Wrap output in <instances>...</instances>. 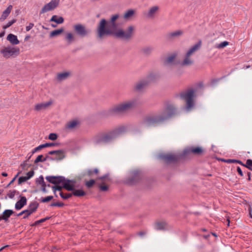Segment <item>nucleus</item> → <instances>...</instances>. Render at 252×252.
<instances>
[{"label":"nucleus","instance_id":"1","mask_svg":"<svg viewBox=\"0 0 252 252\" xmlns=\"http://www.w3.org/2000/svg\"><path fill=\"white\" fill-rule=\"evenodd\" d=\"M119 18V15L117 14L112 15L108 21L104 19H101L97 29L98 37L102 38L105 36L113 35L123 40L128 41L131 39L134 36L136 27L131 25L125 29H118L116 21Z\"/></svg>","mask_w":252,"mask_h":252},{"label":"nucleus","instance_id":"2","mask_svg":"<svg viewBox=\"0 0 252 252\" xmlns=\"http://www.w3.org/2000/svg\"><path fill=\"white\" fill-rule=\"evenodd\" d=\"M156 75L150 73L145 78L136 82L132 87L133 92L134 93H143L149 84L156 80Z\"/></svg>","mask_w":252,"mask_h":252},{"label":"nucleus","instance_id":"3","mask_svg":"<svg viewBox=\"0 0 252 252\" xmlns=\"http://www.w3.org/2000/svg\"><path fill=\"white\" fill-rule=\"evenodd\" d=\"M174 112L175 108L174 106L172 105H168L166 108L163 116L149 118L145 120L144 124L146 126L154 125L171 117L174 114Z\"/></svg>","mask_w":252,"mask_h":252},{"label":"nucleus","instance_id":"4","mask_svg":"<svg viewBox=\"0 0 252 252\" xmlns=\"http://www.w3.org/2000/svg\"><path fill=\"white\" fill-rule=\"evenodd\" d=\"M201 42L199 41L197 44L191 47L184 56L181 64L183 66H190L193 64L194 60L192 58V55L200 48Z\"/></svg>","mask_w":252,"mask_h":252},{"label":"nucleus","instance_id":"5","mask_svg":"<svg viewBox=\"0 0 252 252\" xmlns=\"http://www.w3.org/2000/svg\"><path fill=\"white\" fill-rule=\"evenodd\" d=\"M125 128L120 127L109 133L96 137L94 139V142L95 144L100 143H106L110 141L113 138L116 137L118 134L124 131Z\"/></svg>","mask_w":252,"mask_h":252},{"label":"nucleus","instance_id":"6","mask_svg":"<svg viewBox=\"0 0 252 252\" xmlns=\"http://www.w3.org/2000/svg\"><path fill=\"white\" fill-rule=\"evenodd\" d=\"M205 89V86L202 82H198L192 86L188 87L181 93L180 94H194L200 93Z\"/></svg>","mask_w":252,"mask_h":252},{"label":"nucleus","instance_id":"7","mask_svg":"<svg viewBox=\"0 0 252 252\" xmlns=\"http://www.w3.org/2000/svg\"><path fill=\"white\" fill-rule=\"evenodd\" d=\"M20 50L18 47L7 46L0 49V53L3 58L8 59L10 57L17 56L19 54Z\"/></svg>","mask_w":252,"mask_h":252},{"label":"nucleus","instance_id":"8","mask_svg":"<svg viewBox=\"0 0 252 252\" xmlns=\"http://www.w3.org/2000/svg\"><path fill=\"white\" fill-rule=\"evenodd\" d=\"M133 105L132 102H126L117 106L113 110L117 114L123 113L132 108Z\"/></svg>","mask_w":252,"mask_h":252},{"label":"nucleus","instance_id":"9","mask_svg":"<svg viewBox=\"0 0 252 252\" xmlns=\"http://www.w3.org/2000/svg\"><path fill=\"white\" fill-rule=\"evenodd\" d=\"M60 3V0H51L50 2L45 4L41 9L40 13H45L48 11H52L57 8Z\"/></svg>","mask_w":252,"mask_h":252},{"label":"nucleus","instance_id":"10","mask_svg":"<svg viewBox=\"0 0 252 252\" xmlns=\"http://www.w3.org/2000/svg\"><path fill=\"white\" fill-rule=\"evenodd\" d=\"M73 29L75 32L81 37L87 36L90 32L89 30L85 26L81 24H75L73 26Z\"/></svg>","mask_w":252,"mask_h":252},{"label":"nucleus","instance_id":"11","mask_svg":"<svg viewBox=\"0 0 252 252\" xmlns=\"http://www.w3.org/2000/svg\"><path fill=\"white\" fill-rule=\"evenodd\" d=\"M49 155H52L53 157L49 158L52 160H61L65 158V151L63 150L51 151L49 152Z\"/></svg>","mask_w":252,"mask_h":252},{"label":"nucleus","instance_id":"12","mask_svg":"<svg viewBox=\"0 0 252 252\" xmlns=\"http://www.w3.org/2000/svg\"><path fill=\"white\" fill-rule=\"evenodd\" d=\"M182 155L169 154L166 155H160L159 157L166 163L174 162L181 158Z\"/></svg>","mask_w":252,"mask_h":252},{"label":"nucleus","instance_id":"13","mask_svg":"<svg viewBox=\"0 0 252 252\" xmlns=\"http://www.w3.org/2000/svg\"><path fill=\"white\" fill-rule=\"evenodd\" d=\"M194 95H181V98L186 101L187 105L185 107V110L186 112H189L193 107L194 103L193 96Z\"/></svg>","mask_w":252,"mask_h":252},{"label":"nucleus","instance_id":"14","mask_svg":"<svg viewBox=\"0 0 252 252\" xmlns=\"http://www.w3.org/2000/svg\"><path fill=\"white\" fill-rule=\"evenodd\" d=\"M38 207V204L36 202H32L31 203L26 210H25L26 212V215L24 216L23 219H26L28 218L31 215L35 212Z\"/></svg>","mask_w":252,"mask_h":252},{"label":"nucleus","instance_id":"15","mask_svg":"<svg viewBox=\"0 0 252 252\" xmlns=\"http://www.w3.org/2000/svg\"><path fill=\"white\" fill-rule=\"evenodd\" d=\"M63 183V187L69 191H72L74 189L76 182L74 180H66L64 178Z\"/></svg>","mask_w":252,"mask_h":252},{"label":"nucleus","instance_id":"16","mask_svg":"<svg viewBox=\"0 0 252 252\" xmlns=\"http://www.w3.org/2000/svg\"><path fill=\"white\" fill-rule=\"evenodd\" d=\"M46 179L49 182L55 185L61 183H62L63 180H64V178L62 176H47L46 177Z\"/></svg>","mask_w":252,"mask_h":252},{"label":"nucleus","instance_id":"17","mask_svg":"<svg viewBox=\"0 0 252 252\" xmlns=\"http://www.w3.org/2000/svg\"><path fill=\"white\" fill-rule=\"evenodd\" d=\"M52 103L51 101L37 103L35 105L34 110L37 112L41 111L46 109Z\"/></svg>","mask_w":252,"mask_h":252},{"label":"nucleus","instance_id":"18","mask_svg":"<svg viewBox=\"0 0 252 252\" xmlns=\"http://www.w3.org/2000/svg\"><path fill=\"white\" fill-rule=\"evenodd\" d=\"M27 200L25 196H21L15 205V208L16 210H20L27 204Z\"/></svg>","mask_w":252,"mask_h":252},{"label":"nucleus","instance_id":"19","mask_svg":"<svg viewBox=\"0 0 252 252\" xmlns=\"http://www.w3.org/2000/svg\"><path fill=\"white\" fill-rule=\"evenodd\" d=\"M79 125V122L77 120H73L68 122L66 126L65 129L67 130H73L76 128Z\"/></svg>","mask_w":252,"mask_h":252},{"label":"nucleus","instance_id":"20","mask_svg":"<svg viewBox=\"0 0 252 252\" xmlns=\"http://www.w3.org/2000/svg\"><path fill=\"white\" fill-rule=\"evenodd\" d=\"M13 8L12 5H9L7 8L4 10L0 17V21H4L9 16Z\"/></svg>","mask_w":252,"mask_h":252},{"label":"nucleus","instance_id":"21","mask_svg":"<svg viewBox=\"0 0 252 252\" xmlns=\"http://www.w3.org/2000/svg\"><path fill=\"white\" fill-rule=\"evenodd\" d=\"M159 9L158 6H154L150 8L147 13V17L150 18H153L155 17L156 13H157Z\"/></svg>","mask_w":252,"mask_h":252},{"label":"nucleus","instance_id":"22","mask_svg":"<svg viewBox=\"0 0 252 252\" xmlns=\"http://www.w3.org/2000/svg\"><path fill=\"white\" fill-rule=\"evenodd\" d=\"M202 152V150L200 147L196 148H189L186 149L184 151V154L186 155L189 153H193L195 154H201Z\"/></svg>","mask_w":252,"mask_h":252},{"label":"nucleus","instance_id":"23","mask_svg":"<svg viewBox=\"0 0 252 252\" xmlns=\"http://www.w3.org/2000/svg\"><path fill=\"white\" fill-rule=\"evenodd\" d=\"M14 212L12 210H5L1 215L0 216V221L4 220L5 221L8 220L9 218L13 214Z\"/></svg>","mask_w":252,"mask_h":252},{"label":"nucleus","instance_id":"24","mask_svg":"<svg viewBox=\"0 0 252 252\" xmlns=\"http://www.w3.org/2000/svg\"><path fill=\"white\" fill-rule=\"evenodd\" d=\"M183 34V31H182L181 30H178V31L169 32L167 34L166 36H167V38L168 39H173L177 38V37L181 36Z\"/></svg>","mask_w":252,"mask_h":252},{"label":"nucleus","instance_id":"25","mask_svg":"<svg viewBox=\"0 0 252 252\" xmlns=\"http://www.w3.org/2000/svg\"><path fill=\"white\" fill-rule=\"evenodd\" d=\"M135 13V10L133 9H129L126 11L124 14V19L126 21H129L132 19Z\"/></svg>","mask_w":252,"mask_h":252},{"label":"nucleus","instance_id":"26","mask_svg":"<svg viewBox=\"0 0 252 252\" xmlns=\"http://www.w3.org/2000/svg\"><path fill=\"white\" fill-rule=\"evenodd\" d=\"M70 75L69 72H63L59 73L57 76V79L59 81H63L67 79Z\"/></svg>","mask_w":252,"mask_h":252},{"label":"nucleus","instance_id":"27","mask_svg":"<svg viewBox=\"0 0 252 252\" xmlns=\"http://www.w3.org/2000/svg\"><path fill=\"white\" fill-rule=\"evenodd\" d=\"M7 39L13 45H17L19 43L17 37L11 33L8 35Z\"/></svg>","mask_w":252,"mask_h":252},{"label":"nucleus","instance_id":"28","mask_svg":"<svg viewBox=\"0 0 252 252\" xmlns=\"http://www.w3.org/2000/svg\"><path fill=\"white\" fill-rule=\"evenodd\" d=\"M50 21L56 22L58 24H61L63 23L64 19L62 17H58L57 15H53L51 18Z\"/></svg>","mask_w":252,"mask_h":252},{"label":"nucleus","instance_id":"29","mask_svg":"<svg viewBox=\"0 0 252 252\" xmlns=\"http://www.w3.org/2000/svg\"><path fill=\"white\" fill-rule=\"evenodd\" d=\"M65 39L68 43L70 44L74 41V34L70 32H66L65 34Z\"/></svg>","mask_w":252,"mask_h":252},{"label":"nucleus","instance_id":"30","mask_svg":"<svg viewBox=\"0 0 252 252\" xmlns=\"http://www.w3.org/2000/svg\"><path fill=\"white\" fill-rule=\"evenodd\" d=\"M72 195L78 197L83 196L86 194V193L82 189H74L72 190Z\"/></svg>","mask_w":252,"mask_h":252},{"label":"nucleus","instance_id":"31","mask_svg":"<svg viewBox=\"0 0 252 252\" xmlns=\"http://www.w3.org/2000/svg\"><path fill=\"white\" fill-rule=\"evenodd\" d=\"M63 32V29L61 28L55 31H52L50 33V37H53L59 35Z\"/></svg>","mask_w":252,"mask_h":252},{"label":"nucleus","instance_id":"32","mask_svg":"<svg viewBox=\"0 0 252 252\" xmlns=\"http://www.w3.org/2000/svg\"><path fill=\"white\" fill-rule=\"evenodd\" d=\"M176 57H177V54H176V53H174V54L170 55V56L167 57V58H166V59L165 60V63L168 64L172 63L173 62V61H174V60Z\"/></svg>","mask_w":252,"mask_h":252},{"label":"nucleus","instance_id":"33","mask_svg":"<svg viewBox=\"0 0 252 252\" xmlns=\"http://www.w3.org/2000/svg\"><path fill=\"white\" fill-rule=\"evenodd\" d=\"M166 225L164 222H158L155 224V228L157 230H162L166 228Z\"/></svg>","mask_w":252,"mask_h":252},{"label":"nucleus","instance_id":"34","mask_svg":"<svg viewBox=\"0 0 252 252\" xmlns=\"http://www.w3.org/2000/svg\"><path fill=\"white\" fill-rule=\"evenodd\" d=\"M228 45H229V42L228 41H224L220 44H216L215 48H218V49H222V48H224V47H226Z\"/></svg>","mask_w":252,"mask_h":252},{"label":"nucleus","instance_id":"35","mask_svg":"<svg viewBox=\"0 0 252 252\" xmlns=\"http://www.w3.org/2000/svg\"><path fill=\"white\" fill-rule=\"evenodd\" d=\"M36 184L37 185H40L41 186H45V183L44 181L43 177L42 175L36 179Z\"/></svg>","mask_w":252,"mask_h":252},{"label":"nucleus","instance_id":"36","mask_svg":"<svg viewBox=\"0 0 252 252\" xmlns=\"http://www.w3.org/2000/svg\"><path fill=\"white\" fill-rule=\"evenodd\" d=\"M47 158H49L48 157L46 158L43 159L42 155H39L34 160V163H37L39 162H44L46 160Z\"/></svg>","mask_w":252,"mask_h":252},{"label":"nucleus","instance_id":"37","mask_svg":"<svg viewBox=\"0 0 252 252\" xmlns=\"http://www.w3.org/2000/svg\"><path fill=\"white\" fill-rule=\"evenodd\" d=\"M153 50V49L151 47H146L142 49V52L145 54H150Z\"/></svg>","mask_w":252,"mask_h":252},{"label":"nucleus","instance_id":"38","mask_svg":"<svg viewBox=\"0 0 252 252\" xmlns=\"http://www.w3.org/2000/svg\"><path fill=\"white\" fill-rule=\"evenodd\" d=\"M60 195L62 198H63L64 199H67L72 196V194H71V193L64 194L63 192H60Z\"/></svg>","mask_w":252,"mask_h":252},{"label":"nucleus","instance_id":"39","mask_svg":"<svg viewBox=\"0 0 252 252\" xmlns=\"http://www.w3.org/2000/svg\"><path fill=\"white\" fill-rule=\"evenodd\" d=\"M16 20L15 19H13L12 20L9 21L6 25L3 26V29L5 30L8 28L10 27L11 25H12L14 23L16 22Z\"/></svg>","mask_w":252,"mask_h":252},{"label":"nucleus","instance_id":"40","mask_svg":"<svg viewBox=\"0 0 252 252\" xmlns=\"http://www.w3.org/2000/svg\"><path fill=\"white\" fill-rule=\"evenodd\" d=\"M17 191L16 190H10L7 194V196L9 198H11V199H12L13 198H14V197L15 196L16 193Z\"/></svg>","mask_w":252,"mask_h":252},{"label":"nucleus","instance_id":"41","mask_svg":"<svg viewBox=\"0 0 252 252\" xmlns=\"http://www.w3.org/2000/svg\"><path fill=\"white\" fill-rule=\"evenodd\" d=\"M224 161L225 162L228 163H239L240 164L242 163V162L241 161L236 160V159H228L224 160Z\"/></svg>","mask_w":252,"mask_h":252},{"label":"nucleus","instance_id":"42","mask_svg":"<svg viewBox=\"0 0 252 252\" xmlns=\"http://www.w3.org/2000/svg\"><path fill=\"white\" fill-rule=\"evenodd\" d=\"M48 138L51 140H55L57 139L58 136L56 133H51L49 134Z\"/></svg>","mask_w":252,"mask_h":252},{"label":"nucleus","instance_id":"43","mask_svg":"<svg viewBox=\"0 0 252 252\" xmlns=\"http://www.w3.org/2000/svg\"><path fill=\"white\" fill-rule=\"evenodd\" d=\"M53 196H48L45 198H43L41 199V201L42 202H47L50 201L53 199Z\"/></svg>","mask_w":252,"mask_h":252},{"label":"nucleus","instance_id":"44","mask_svg":"<svg viewBox=\"0 0 252 252\" xmlns=\"http://www.w3.org/2000/svg\"><path fill=\"white\" fill-rule=\"evenodd\" d=\"M63 188V187H61L58 184H56L54 187H52L53 191L55 193L57 190L61 191Z\"/></svg>","mask_w":252,"mask_h":252},{"label":"nucleus","instance_id":"45","mask_svg":"<svg viewBox=\"0 0 252 252\" xmlns=\"http://www.w3.org/2000/svg\"><path fill=\"white\" fill-rule=\"evenodd\" d=\"M95 181L94 180H91L89 181H88L86 183V186L88 188H91L93 186V185L94 184Z\"/></svg>","mask_w":252,"mask_h":252},{"label":"nucleus","instance_id":"46","mask_svg":"<svg viewBox=\"0 0 252 252\" xmlns=\"http://www.w3.org/2000/svg\"><path fill=\"white\" fill-rule=\"evenodd\" d=\"M27 180H28L26 176L20 177L18 179V183L19 184H21L23 182L27 181Z\"/></svg>","mask_w":252,"mask_h":252},{"label":"nucleus","instance_id":"47","mask_svg":"<svg viewBox=\"0 0 252 252\" xmlns=\"http://www.w3.org/2000/svg\"><path fill=\"white\" fill-rule=\"evenodd\" d=\"M34 175V171L33 170L28 172L26 174V177L28 180H29Z\"/></svg>","mask_w":252,"mask_h":252},{"label":"nucleus","instance_id":"48","mask_svg":"<svg viewBox=\"0 0 252 252\" xmlns=\"http://www.w3.org/2000/svg\"><path fill=\"white\" fill-rule=\"evenodd\" d=\"M246 166L249 169H251L252 167V159H248L246 161Z\"/></svg>","mask_w":252,"mask_h":252},{"label":"nucleus","instance_id":"49","mask_svg":"<svg viewBox=\"0 0 252 252\" xmlns=\"http://www.w3.org/2000/svg\"><path fill=\"white\" fill-rule=\"evenodd\" d=\"M64 205L63 203H52L51 206H57V207H63Z\"/></svg>","mask_w":252,"mask_h":252},{"label":"nucleus","instance_id":"50","mask_svg":"<svg viewBox=\"0 0 252 252\" xmlns=\"http://www.w3.org/2000/svg\"><path fill=\"white\" fill-rule=\"evenodd\" d=\"M34 26V24L33 23H30L28 26H27L26 28V31H29L31 29H32Z\"/></svg>","mask_w":252,"mask_h":252},{"label":"nucleus","instance_id":"51","mask_svg":"<svg viewBox=\"0 0 252 252\" xmlns=\"http://www.w3.org/2000/svg\"><path fill=\"white\" fill-rule=\"evenodd\" d=\"M100 189L102 191H105L108 190V187L106 186H99Z\"/></svg>","mask_w":252,"mask_h":252},{"label":"nucleus","instance_id":"52","mask_svg":"<svg viewBox=\"0 0 252 252\" xmlns=\"http://www.w3.org/2000/svg\"><path fill=\"white\" fill-rule=\"evenodd\" d=\"M46 144L47 145H46L47 147L55 146L58 145V143H46Z\"/></svg>","mask_w":252,"mask_h":252},{"label":"nucleus","instance_id":"53","mask_svg":"<svg viewBox=\"0 0 252 252\" xmlns=\"http://www.w3.org/2000/svg\"><path fill=\"white\" fill-rule=\"evenodd\" d=\"M98 171L97 169H94V171H92V170H88V174L89 175H92L93 172H94L96 174L98 173Z\"/></svg>","mask_w":252,"mask_h":252},{"label":"nucleus","instance_id":"54","mask_svg":"<svg viewBox=\"0 0 252 252\" xmlns=\"http://www.w3.org/2000/svg\"><path fill=\"white\" fill-rule=\"evenodd\" d=\"M237 172H238L239 174L241 176H243V172L241 169V168L240 167H237Z\"/></svg>","mask_w":252,"mask_h":252},{"label":"nucleus","instance_id":"55","mask_svg":"<svg viewBox=\"0 0 252 252\" xmlns=\"http://www.w3.org/2000/svg\"><path fill=\"white\" fill-rule=\"evenodd\" d=\"M19 173H18L15 177L14 178H13V179L11 181V182L9 183V184L8 185V187L11 184H12L14 181L15 180H16V178L18 177V176L19 175Z\"/></svg>","mask_w":252,"mask_h":252},{"label":"nucleus","instance_id":"56","mask_svg":"<svg viewBox=\"0 0 252 252\" xmlns=\"http://www.w3.org/2000/svg\"><path fill=\"white\" fill-rule=\"evenodd\" d=\"M132 175L135 178H137V177H138V175L139 174V172L138 171L136 170V171H134L133 172H132Z\"/></svg>","mask_w":252,"mask_h":252},{"label":"nucleus","instance_id":"57","mask_svg":"<svg viewBox=\"0 0 252 252\" xmlns=\"http://www.w3.org/2000/svg\"><path fill=\"white\" fill-rule=\"evenodd\" d=\"M40 150V148H39L38 146H37V147H36L35 148H34L32 151V154H34V153H35L36 152H37V151Z\"/></svg>","mask_w":252,"mask_h":252},{"label":"nucleus","instance_id":"58","mask_svg":"<svg viewBox=\"0 0 252 252\" xmlns=\"http://www.w3.org/2000/svg\"><path fill=\"white\" fill-rule=\"evenodd\" d=\"M46 145H47L46 144V143H45L43 144L40 145L39 146H38V147L40 148V149L41 150L43 148H46L47 147Z\"/></svg>","mask_w":252,"mask_h":252},{"label":"nucleus","instance_id":"59","mask_svg":"<svg viewBox=\"0 0 252 252\" xmlns=\"http://www.w3.org/2000/svg\"><path fill=\"white\" fill-rule=\"evenodd\" d=\"M23 215H26V212L25 211V210H23L22 211V212H21L20 213H19L18 215H17V216L18 217H20Z\"/></svg>","mask_w":252,"mask_h":252},{"label":"nucleus","instance_id":"60","mask_svg":"<svg viewBox=\"0 0 252 252\" xmlns=\"http://www.w3.org/2000/svg\"><path fill=\"white\" fill-rule=\"evenodd\" d=\"M249 215L250 217L252 218V209L251 207L249 208Z\"/></svg>","mask_w":252,"mask_h":252},{"label":"nucleus","instance_id":"61","mask_svg":"<svg viewBox=\"0 0 252 252\" xmlns=\"http://www.w3.org/2000/svg\"><path fill=\"white\" fill-rule=\"evenodd\" d=\"M108 177V175H105L103 176L100 177L98 178V179H100L102 181H103L105 179L107 178Z\"/></svg>","mask_w":252,"mask_h":252},{"label":"nucleus","instance_id":"62","mask_svg":"<svg viewBox=\"0 0 252 252\" xmlns=\"http://www.w3.org/2000/svg\"><path fill=\"white\" fill-rule=\"evenodd\" d=\"M145 232H139V233H138V235H139L140 236L142 237V236H143L144 235H145Z\"/></svg>","mask_w":252,"mask_h":252},{"label":"nucleus","instance_id":"63","mask_svg":"<svg viewBox=\"0 0 252 252\" xmlns=\"http://www.w3.org/2000/svg\"><path fill=\"white\" fill-rule=\"evenodd\" d=\"M33 154H32V152H31V153H29L27 155V156L28 157V159H29L32 156Z\"/></svg>","mask_w":252,"mask_h":252},{"label":"nucleus","instance_id":"64","mask_svg":"<svg viewBox=\"0 0 252 252\" xmlns=\"http://www.w3.org/2000/svg\"><path fill=\"white\" fill-rule=\"evenodd\" d=\"M47 220V218H46V219H42L40 220H39V222H44L45 220Z\"/></svg>","mask_w":252,"mask_h":252}]
</instances>
